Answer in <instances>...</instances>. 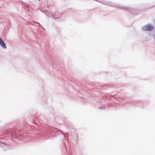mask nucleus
<instances>
[{"label":"nucleus","instance_id":"f257e3e1","mask_svg":"<svg viewBox=\"0 0 155 155\" xmlns=\"http://www.w3.org/2000/svg\"><path fill=\"white\" fill-rule=\"evenodd\" d=\"M153 29V26L150 25H146L142 27V29L143 31H151Z\"/></svg>","mask_w":155,"mask_h":155},{"label":"nucleus","instance_id":"f03ea898","mask_svg":"<svg viewBox=\"0 0 155 155\" xmlns=\"http://www.w3.org/2000/svg\"><path fill=\"white\" fill-rule=\"evenodd\" d=\"M99 109H102V107H99Z\"/></svg>","mask_w":155,"mask_h":155}]
</instances>
